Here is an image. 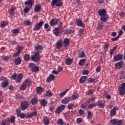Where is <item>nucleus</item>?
Wrapping results in <instances>:
<instances>
[{
	"label": "nucleus",
	"instance_id": "61",
	"mask_svg": "<svg viewBox=\"0 0 125 125\" xmlns=\"http://www.w3.org/2000/svg\"><path fill=\"white\" fill-rule=\"evenodd\" d=\"M52 75H58L59 74V72H58V70L56 71L55 70H53L51 72Z\"/></svg>",
	"mask_w": 125,
	"mask_h": 125
},
{
	"label": "nucleus",
	"instance_id": "58",
	"mask_svg": "<svg viewBox=\"0 0 125 125\" xmlns=\"http://www.w3.org/2000/svg\"><path fill=\"white\" fill-rule=\"evenodd\" d=\"M87 107V106H86V104H82L81 105V108H82V109H86Z\"/></svg>",
	"mask_w": 125,
	"mask_h": 125
},
{
	"label": "nucleus",
	"instance_id": "52",
	"mask_svg": "<svg viewBox=\"0 0 125 125\" xmlns=\"http://www.w3.org/2000/svg\"><path fill=\"white\" fill-rule=\"evenodd\" d=\"M35 66H36V64H35V63H30L29 64V67L30 68H31V70Z\"/></svg>",
	"mask_w": 125,
	"mask_h": 125
},
{
	"label": "nucleus",
	"instance_id": "17",
	"mask_svg": "<svg viewBox=\"0 0 125 125\" xmlns=\"http://www.w3.org/2000/svg\"><path fill=\"white\" fill-rule=\"evenodd\" d=\"M70 101H71V97H66L62 100L61 103L62 104H67L69 103Z\"/></svg>",
	"mask_w": 125,
	"mask_h": 125
},
{
	"label": "nucleus",
	"instance_id": "35",
	"mask_svg": "<svg viewBox=\"0 0 125 125\" xmlns=\"http://www.w3.org/2000/svg\"><path fill=\"white\" fill-rule=\"evenodd\" d=\"M86 60L84 59H82L79 62V66H83L84 65V63H85V62Z\"/></svg>",
	"mask_w": 125,
	"mask_h": 125
},
{
	"label": "nucleus",
	"instance_id": "50",
	"mask_svg": "<svg viewBox=\"0 0 125 125\" xmlns=\"http://www.w3.org/2000/svg\"><path fill=\"white\" fill-rule=\"evenodd\" d=\"M93 117V115L91 114V112H87V119L88 120H90Z\"/></svg>",
	"mask_w": 125,
	"mask_h": 125
},
{
	"label": "nucleus",
	"instance_id": "31",
	"mask_svg": "<svg viewBox=\"0 0 125 125\" xmlns=\"http://www.w3.org/2000/svg\"><path fill=\"white\" fill-rule=\"evenodd\" d=\"M86 79H87V77L86 76H82L80 80V83H83L85 81H86Z\"/></svg>",
	"mask_w": 125,
	"mask_h": 125
},
{
	"label": "nucleus",
	"instance_id": "7",
	"mask_svg": "<svg viewBox=\"0 0 125 125\" xmlns=\"http://www.w3.org/2000/svg\"><path fill=\"white\" fill-rule=\"evenodd\" d=\"M110 124L113 125H123V121L118 119H112L110 121Z\"/></svg>",
	"mask_w": 125,
	"mask_h": 125
},
{
	"label": "nucleus",
	"instance_id": "54",
	"mask_svg": "<svg viewBox=\"0 0 125 125\" xmlns=\"http://www.w3.org/2000/svg\"><path fill=\"white\" fill-rule=\"evenodd\" d=\"M125 73L124 72H122L121 73L120 75V79L123 80V79H125Z\"/></svg>",
	"mask_w": 125,
	"mask_h": 125
},
{
	"label": "nucleus",
	"instance_id": "29",
	"mask_svg": "<svg viewBox=\"0 0 125 125\" xmlns=\"http://www.w3.org/2000/svg\"><path fill=\"white\" fill-rule=\"evenodd\" d=\"M43 123L45 125H49V119L47 118V117H46L43 119Z\"/></svg>",
	"mask_w": 125,
	"mask_h": 125
},
{
	"label": "nucleus",
	"instance_id": "1",
	"mask_svg": "<svg viewBox=\"0 0 125 125\" xmlns=\"http://www.w3.org/2000/svg\"><path fill=\"white\" fill-rule=\"evenodd\" d=\"M106 12L107 11L105 9H103L98 12V15L101 16L100 20L102 22H106L109 19V16Z\"/></svg>",
	"mask_w": 125,
	"mask_h": 125
},
{
	"label": "nucleus",
	"instance_id": "39",
	"mask_svg": "<svg viewBox=\"0 0 125 125\" xmlns=\"http://www.w3.org/2000/svg\"><path fill=\"white\" fill-rule=\"evenodd\" d=\"M93 93H94V90L92 89L88 90L85 93L86 95H91V94H93Z\"/></svg>",
	"mask_w": 125,
	"mask_h": 125
},
{
	"label": "nucleus",
	"instance_id": "33",
	"mask_svg": "<svg viewBox=\"0 0 125 125\" xmlns=\"http://www.w3.org/2000/svg\"><path fill=\"white\" fill-rule=\"evenodd\" d=\"M24 83L26 85V86H30V85H31V84L32 83V81H31V80H30L29 79H27L25 80Z\"/></svg>",
	"mask_w": 125,
	"mask_h": 125
},
{
	"label": "nucleus",
	"instance_id": "64",
	"mask_svg": "<svg viewBox=\"0 0 125 125\" xmlns=\"http://www.w3.org/2000/svg\"><path fill=\"white\" fill-rule=\"evenodd\" d=\"M23 97L21 96L20 95L18 94L16 96V99H22Z\"/></svg>",
	"mask_w": 125,
	"mask_h": 125
},
{
	"label": "nucleus",
	"instance_id": "16",
	"mask_svg": "<svg viewBox=\"0 0 125 125\" xmlns=\"http://www.w3.org/2000/svg\"><path fill=\"white\" fill-rule=\"evenodd\" d=\"M58 21L59 20L57 19H52L50 21V26L51 27H53V26H55L56 25H57V23H58Z\"/></svg>",
	"mask_w": 125,
	"mask_h": 125
},
{
	"label": "nucleus",
	"instance_id": "22",
	"mask_svg": "<svg viewBox=\"0 0 125 125\" xmlns=\"http://www.w3.org/2000/svg\"><path fill=\"white\" fill-rule=\"evenodd\" d=\"M73 61H74V60L70 58H68L65 60V64L68 65H71L72 63H73Z\"/></svg>",
	"mask_w": 125,
	"mask_h": 125
},
{
	"label": "nucleus",
	"instance_id": "41",
	"mask_svg": "<svg viewBox=\"0 0 125 125\" xmlns=\"http://www.w3.org/2000/svg\"><path fill=\"white\" fill-rule=\"evenodd\" d=\"M39 70H40L39 66H35L33 69H31V71L33 73H37V72H38Z\"/></svg>",
	"mask_w": 125,
	"mask_h": 125
},
{
	"label": "nucleus",
	"instance_id": "45",
	"mask_svg": "<svg viewBox=\"0 0 125 125\" xmlns=\"http://www.w3.org/2000/svg\"><path fill=\"white\" fill-rule=\"evenodd\" d=\"M117 48H118V46H115L114 47H113L112 49L110 50L109 54H110V55H113V54H114V51H115Z\"/></svg>",
	"mask_w": 125,
	"mask_h": 125
},
{
	"label": "nucleus",
	"instance_id": "30",
	"mask_svg": "<svg viewBox=\"0 0 125 125\" xmlns=\"http://www.w3.org/2000/svg\"><path fill=\"white\" fill-rule=\"evenodd\" d=\"M52 92H51V91L48 90L46 91L45 93V97L47 98H48L49 97H51L52 96Z\"/></svg>",
	"mask_w": 125,
	"mask_h": 125
},
{
	"label": "nucleus",
	"instance_id": "9",
	"mask_svg": "<svg viewBox=\"0 0 125 125\" xmlns=\"http://www.w3.org/2000/svg\"><path fill=\"white\" fill-rule=\"evenodd\" d=\"M16 113L18 117L21 118V119H25L26 118V114L24 113H21V111L19 109L16 110Z\"/></svg>",
	"mask_w": 125,
	"mask_h": 125
},
{
	"label": "nucleus",
	"instance_id": "49",
	"mask_svg": "<svg viewBox=\"0 0 125 125\" xmlns=\"http://www.w3.org/2000/svg\"><path fill=\"white\" fill-rule=\"evenodd\" d=\"M41 6L40 5H36L35 8V12H39V11L41 10Z\"/></svg>",
	"mask_w": 125,
	"mask_h": 125
},
{
	"label": "nucleus",
	"instance_id": "3",
	"mask_svg": "<svg viewBox=\"0 0 125 125\" xmlns=\"http://www.w3.org/2000/svg\"><path fill=\"white\" fill-rule=\"evenodd\" d=\"M31 60L32 61H35V62H39L41 60V55L39 52L37 51L34 52V55L31 56Z\"/></svg>",
	"mask_w": 125,
	"mask_h": 125
},
{
	"label": "nucleus",
	"instance_id": "8",
	"mask_svg": "<svg viewBox=\"0 0 125 125\" xmlns=\"http://www.w3.org/2000/svg\"><path fill=\"white\" fill-rule=\"evenodd\" d=\"M42 25H43V21H40L39 23H36L34 27V31H39L42 27Z\"/></svg>",
	"mask_w": 125,
	"mask_h": 125
},
{
	"label": "nucleus",
	"instance_id": "18",
	"mask_svg": "<svg viewBox=\"0 0 125 125\" xmlns=\"http://www.w3.org/2000/svg\"><path fill=\"white\" fill-rule=\"evenodd\" d=\"M53 33L55 36H59L60 35V28H59V27H56L53 29Z\"/></svg>",
	"mask_w": 125,
	"mask_h": 125
},
{
	"label": "nucleus",
	"instance_id": "40",
	"mask_svg": "<svg viewBox=\"0 0 125 125\" xmlns=\"http://www.w3.org/2000/svg\"><path fill=\"white\" fill-rule=\"evenodd\" d=\"M57 124L59 125H66V123H64V121L62 119H59Z\"/></svg>",
	"mask_w": 125,
	"mask_h": 125
},
{
	"label": "nucleus",
	"instance_id": "59",
	"mask_svg": "<svg viewBox=\"0 0 125 125\" xmlns=\"http://www.w3.org/2000/svg\"><path fill=\"white\" fill-rule=\"evenodd\" d=\"M17 51L20 52V53L23 50V46H19L18 47Z\"/></svg>",
	"mask_w": 125,
	"mask_h": 125
},
{
	"label": "nucleus",
	"instance_id": "47",
	"mask_svg": "<svg viewBox=\"0 0 125 125\" xmlns=\"http://www.w3.org/2000/svg\"><path fill=\"white\" fill-rule=\"evenodd\" d=\"M96 106H97V104H95V103L90 104L88 105V108H89V109H92L94 107H95Z\"/></svg>",
	"mask_w": 125,
	"mask_h": 125
},
{
	"label": "nucleus",
	"instance_id": "32",
	"mask_svg": "<svg viewBox=\"0 0 125 125\" xmlns=\"http://www.w3.org/2000/svg\"><path fill=\"white\" fill-rule=\"evenodd\" d=\"M63 44L64 46H67L70 44V41L68 39H65L63 41Z\"/></svg>",
	"mask_w": 125,
	"mask_h": 125
},
{
	"label": "nucleus",
	"instance_id": "38",
	"mask_svg": "<svg viewBox=\"0 0 125 125\" xmlns=\"http://www.w3.org/2000/svg\"><path fill=\"white\" fill-rule=\"evenodd\" d=\"M44 28L45 29V31L47 32H49V31H50V27L49 26L48 23L45 24L44 25Z\"/></svg>",
	"mask_w": 125,
	"mask_h": 125
},
{
	"label": "nucleus",
	"instance_id": "15",
	"mask_svg": "<svg viewBox=\"0 0 125 125\" xmlns=\"http://www.w3.org/2000/svg\"><path fill=\"white\" fill-rule=\"evenodd\" d=\"M65 107L66 106L64 105H61L60 106H58L56 110V114H60L65 109Z\"/></svg>",
	"mask_w": 125,
	"mask_h": 125
},
{
	"label": "nucleus",
	"instance_id": "62",
	"mask_svg": "<svg viewBox=\"0 0 125 125\" xmlns=\"http://www.w3.org/2000/svg\"><path fill=\"white\" fill-rule=\"evenodd\" d=\"M2 59L4 60L5 61H7L9 59V58L6 56H3L2 57Z\"/></svg>",
	"mask_w": 125,
	"mask_h": 125
},
{
	"label": "nucleus",
	"instance_id": "57",
	"mask_svg": "<svg viewBox=\"0 0 125 125\" xmlns=\"http://www.w3.org/2000/svg\"><path fill=\"white\" fill-rule=\"evenodd\" d=\"M13 34H14L15 35H17L18 33H19V30L18 29H14L12 31Z\"/></svg>",
	"mask_w": 125,
	"mask_h": 125
},
{
	"label": "nucleus",
	"instance_id": "2",
	"mask_svg": "<svg viewBox=\"0 0 125 125\" xmlns=\"http://www.w3.org/2000/svg\"><path fill=\"white\" fill-rule=\"evenodd\" d=\"M33 0H28L25 2V8L23 9L24 13H28L30 11V9L33 7Z\"/></svg>",
	"mask_w": 125,
	"mask_h": 125
},
{
	"label": "nucleus",
	"instance_id": "26",
	"mask_svg": "<svg viewBox=\"0 0 125 125\" xmlns=\"http://www.w3.org/2000/svg\"><path fill=\"white\" fill-rule=\"evenodd\" d=\"M40 104H41V105L43 107H45V106L47 105V101L45 100V99H43L41 101Z\"/></svg>",
	"mask_w": 125,
	"mask_h": 125
},
{
	"label": "nucleus",
	"instance_id": "46",
	"mask_svg": "<svg viewBox=\"0 0 125 125\" xmlns=\"http://www.w3.org/2000/svg\"><path fill=\"white\" fill-rule=\"evenodd\" d=\"M24 60L25 61H28L30 60V55L29 54H25L23 57Z\"/></svg>",
	"mask_w": 125,
	"mask_h": 125
},
{
	"label": "nucleus",
	"instance_id": "25",
	"mask_svg": "<svg viewBox=\"0 0 125 125\" xmlns=\"http://www.w3.org/2000/svg\"><path fill=\"white\" fill-rule=\"evenodd\" d=\"M14 12H15V7L12 6L10 9L9 10V13L11 15H14Z\"/></svg>",
	"mask_w": 125,
	"mask_h": 125
},
{
	"label": "nucleus",
	"instance_id": "23",
	"mask_svg": "<svg viewBox=\"0 0 125 125\" xmlns=\"http://www.w3.org/2000/svg\"><path fill=\"white\" fill-rule=\"evenodd\" d=\"M70 90V89H66L65 91L62 92L59 94V96L61 97V98H63L64 95H66V94Z\"/></svg>",
	"mask_w": 125,
	"mask_h": 125
},
{
	"label": "nucleus",
	"instance_id": "43",
	"mask_svg": "<svg viewBox=\"0 0 125 125\" xmlns=\"http://www.w3.org/2000/svg\"><path fill=\"white\" fill-rule=\"evenodd\" d=\"M104 28V24H103V23L102 22H99L98 23V28L99 30H102Z\"/></svg>",
	"mask_w": 125,
	"mask_h": 125
},
{
	"label": "nucleus",
	"instance_id": "24",
	"mask_svg": "<svg viewBox=\"0 0 125 125\" xmlns=\"http://www.w3.org/2000/svg\"><path fill=\"white\" fill-rule=\"evenodd\" d=\"M97 104L100 108H104L105 107V104L103 103L102 100H99Z\"/></svg>",
	"mask_w": 125,
	"mask_h": 125
},
{
	"label": "nucleus",
	"instance_id": "56",
	"mask_svg": "<svg viewBox=\"0 0 125 125\" xmlns=\"http://www.w3.org/2000/svg\"><path fill=\"white\" fill-rule=\"evenodd\" d=\"M17 78V75L16 74V73H14V75H12L11 77L12 80H16Z\"/></svg>",
	"mask_w": 125,
	"mask_h": 125
},
{
	"label": "nucleus",
	"instance_id": "51",
	"mask_svg": "<svg viewBox=\"0 0 125 125\" xmlns=\"http://www.w3.org/2000/svg\"><path fill=\"white\" fill-rule=\"evenodd\" d=\"M23 24L24 25H27V26H30L31 24H32V22H31L30 21L27 20L26 21H24Z\"/></svg>",
	"mask_w": 125,
	"mask_h": 125
},
{
	"label": "nucleus",
	"instance_id": "11",
	"mask_svg": "<svg viewBox=\"0 0 125 125\" xmlns=\"http://www.w3.org/2000/svg\"><path fill=\"white\" fill-rule=\"evenodd\" d=\"M119 110V107H114L111 110L110 112V115L111 117H113V116H116L117 115V111Z\"/></svg>",
	"mask_w": 125,
	"mask_h": 125
},
{
	"label": "nucleus",
	"instance_id": "14",
	"mask_svg": "<svg viewBox=\"0 0 125 125\" xmlns=\"http://www.w3.org/2000/svg\"><path fill=\"white\" fill-rule=\"evenodd\" d=\"M28 102L24 101L21 104V109L22 111H24L28 108Z\"/></svg>",
	"mask_w": 125,
	"mask_h": 125
},
{
	"label": "nucleus",
	"instance_id": "53",
	"mask_svg": "<svg viewBox=\"0 0 125 125\" xmlns=\"http://www.w3.org/2000/svg\"><path fill=\"white\" fill-rule=\"evenodd\" d=\"M84 32V30L83 29H81L79 31H78V34L80 36H82V35H83V33Z\"/></svg>",
	"mask_w": 125,
	"mask_h": 125
},
{
	"label": "nucleus",
	"instance_id": "60",
	"mask_svg": "<svg viewBox=\"0 0 125 125\" xmlns=\"http://www.w3.org/2000/svg\"><path fill=\"white\" fill-rule=\"evenodd\" d=\"M83 75H88L89 74V71L86 70H83L82 72Z\"/></svg>",
	"mask_w": 125,
	"mask_h": 125
},
{
	"label": "nucleus",
	"instance_id": "19",
	"mask_svg": "<svg viewBox=\"0 0 125 125\" xmlns=\"http://www.w3.org/2000/svg\"><path fill=\"white\" fill-rule=\"evenodd\" d=\"M63 45V41L62 40H60L58 41L56 43V48L57 49H59L60 48H61Z\"/></svg>",
	"mask_w": 125,
	"mask_h": 125
},
{
	"label": "nucleus",
	"instance_id": "63",
	"mask_svg": "<svg viewBox=\"0 0 125 125\" xmlns=\"http://www.w3.org/2000/svg\"><path fill=\"white\" fill-rule=\"evenodd\" d=\"M95 81L93 78H89L88 83H94Z\"/></svg>",
	"mask_w": 125,
	"mask_h": 125
},
{
	"label": "nucleus",
	"instance_id": "6",
	"mask_svg": "<svg viewBox=\"0 0 125 125\" xmlns=\"http://www.w3.org/2000/svg\"><path fill=\"white\" fill-rule=\"evenodd\" d=\"M119 94L120 95H125V83H122L119 87Z\"/></svg>",
	"mask_w": 125,
	"mask_h": 125
},
{
	"label": "nucleus",
	"instance_id": "44",
	"mask_svg": "<svg viewBox=\"0 0 125 125\" xmlns=\"http://www.w3.org/2000/svg\"><path fill=\"white\" fill-rule=\"evenodd\" d=\"M38 103V99L33 98L31 100V104L32 105H36Z\"/></svg>",
	"mask_w": 125,
	"mask_h": 125
},
{
	"label": "nucleus",
	"instance_id": "13",
	"mask_svg": "<svg viewBox=\"0 0 125 125\" xmlns=\"http://www.w3.org/2000/svg\"><path fill=\"white\" fill-rule=\"evenodd\" d=\"M114 61H121L123 59V54H118L114 56Z\"/></svg>",
	"mask_w": 125,
	"mask_h": 125
},
{
	"label": "nucleus",
	"instance_id": "4",
	"mask_svg": "<svg viewBox=\"0 0 125 125\" xmlns=\"http://www.w3.org/2000/svg\"><path fill=\"white\" fill-rule=\"evenodd\" d=\"M0 81H3V82L1 83V87H6V86L8 85V79H7L6 77L1 76L0 77Z\"/></svg>",
	"mask_w": 125,
	"mask_h": 125
},
{
	"label": "nucleus",
	"instance_id": "37",
	"mask_svg": "<svg viewBox=\"0 0 125 125\" xmlns=\"http://www.w3.org/2000/svg\"><path fill=\"white\" fill-rule=\"evenodd\" d=\"M28 86L26 84L24 83H22L21 85L20 89L21 90H25L26 89V88Z\"/></svg>",
	"mask_w": 125,
	"mask_h": 125
},
{
	"label": "nucleus",
	"instance_id": "48",
	"mask_svg": "<svg viewBox=\"0 0 125 125\" xmlns=\"http://www.w3.org/2000/svg\"><path fill=\"white\" fill-rule=\"evenodd\" d=\"M109 44H106L105 45H103V47L104 48L105 52H106L108 50V49L109 48Z\"/></svg>",
	"mask_w": 125,
	"mask_h": 125
},
{
	"label": "nucleus",
	"instance_id": "20",
	"mask_svg": "<svg viewBox=\"0 0 125 125\" xmlns=\"http://www.w3.org/2000/svg\"><path fill=\"white\" fill-rule=\"evenodd\" d=\"M76 21L77 22V26H80V27H82V28H84L85 25L83 23V21H82L81 20L77 19L76 20Z\"/></svg>",
	"mask_w": 125,
	"mask_h": 125
},
{
	"label": "nucleus",
	"instance_id": "27",
	"mask_svg": "<svg viewBox=\"0 0 125 125\" xmlns=\"http://www.w3.org/2000/svg\"><path fill=\"white\" fill-rule=\"evenodd\" d=\"M15 65H20V64L21 63V58H16L15 60Z\"/></svg>",
	"mask_w": 125,
	"mask_h": 125
},
{
	"label": "nucleus",
	"instance_id": "21",
	"mask_svg": "<svg viewBox=\"0 0 125 125\" xmlns=\"http://www.w3.org/2000/svg\"><path fill=\"white\" fill-rule=\"evenodd\" d=\"M124 62H119L115 64V69H121L123 68Z\"/></svg>",
	"mask_w": 125,
	"mask_h": 125
},
{
	"label": "nucleus",
	"instance_id": "34",
	"mask_svg": "<svg viewBox=\"0 0 125 125\" xmlns=\"http://www.w3.org/2000/svg\"><path fill=\"white\" fill-rule=\"evenodd\" d=\"M43 88L42 87H38L36 89L37 94H41L42 92Z\"/></svg>",
	"mask_w": 125,
	"mask_h": 125
},
{
	"label": "nucleus",
	"instance_id": "36",
	"mask_svg": "<svg viewBox=\"0 0 125 125\" xmlns=\"http://www.w3.org/2000/svg\"><path fill=\"white\" fill-rule=\"evenodd\" d=\"M78 57H79V58H84V57H85V53H84V52L82 51L81 53H79Z\"/></svg>",
	"mask_w": 125,
	"mask_h": 125
},
{
	"label": "nucleus",
	"instance_id": "55",
	"mask_svg": "<svg viewBox=\"0 0 125 125\" xmlns=\"http://www.w3.org/2000/svg\"><path fill=\"white\" fill-rule=\"evenodd\" d=\"M1 125H10L6 120H3L2 121Z\"/></svg>",
	"mask_w": 125,
	"mask_h": 125
},
{
	"label": "nucleus",
	"instance_id": "42",
	"mask_svg": "<svg viewBox=\"0 0 125 125\" xmlns=\"http://www.w3.org/2000/svg\"><path fill=\"white\" fill-rule=\"evenodd\" d=\"M79 97V94L76 93L73 94L71 98V99H72V100H75L76 99H77Z\"/></svg>",
	"mask_w": 125,
	"mask_h": 125
},
{
	"label": "nucleus",
	"instance_id": "10",
	"mask_svg": "<svg viewBox=\"0 0 125 125\" xmlns=\"http://www.w3.org/2000/svg\"><path fill=\"white\" fill-rule=\"evenodd\" d=\"M56 78V76H55V75L51 74L47 77L46 80V83H50V82H52V81H54Z\"/></svg>",
	"mask_w": 125,
	"mask_h": 125
},
{
	"label": "nucleus",
	"instance_id": "12",
	"mask_svg": "<svg viewBox=\"0 0 125 125\" xmlns=\"http://www.w3.org/2000/svg\"><path fill=\"white\" fill-rule=\"evenodd\" d=\"M34 49L35 50L38 51L37 52L40 53V52H42V51L43 47H42V46L39 45V44H36L34 45Z\"/></svg>",
	"mask_w": 125,
	"mask_h": 125
},
{
	"label": "nucleus",
	"instance_id": "28",
	"mask_svg": "<svg viewBox=\"0 0 125 125\" xmlns=\"http://www.w3.org/2000/svg\"><path fill=\"white\" fill-rule=\"evenodd\" d=\"M22 78H23V74L21 73L17 77V80H16L17 83H20Z\"/></svg>",
	"mask_w": 125,
	"mask_h": 125
},
{
	"label": "nucleus",
	"instance_id": "5",
	"mask_svg": "<svg viewBox=\"0 0 125 125\" xmlns=\"http://www.w3.org/2000/svg\"><path fill=\"white\" fill-rule=\"evenodd\" d=\"M52 6H58L59 7H61L62 5H63V3H62V0H53L51 3Z\"/></svg>",
	"mask_w": 125,
	"mask_h": 125
}]
</instances>
